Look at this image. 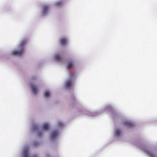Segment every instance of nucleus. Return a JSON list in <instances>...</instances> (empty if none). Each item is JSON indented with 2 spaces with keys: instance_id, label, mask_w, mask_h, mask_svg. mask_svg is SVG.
Here are the masks:
<instances>
[{
  "instance_id": "ddd939ff",
  "label": "nucleus",
  "mask_w": 157,
  "mask_h": 157,
  "mask_svg": "<svg viewBox=\"0 0 157 157\" xmlns=\"http://www.w3.org/2000/svg\"><path fill=\"white\" fill-rule=\"evenodd\" d=\"M146 153L151 157H155V155L150 151H147Z\"/></svg>"
},
{
  "instance_id": "2eb2a0df",
  "label": "nucleus",
  "mask_w": 157,
  "mask_h": 157,
  "mask_svg": "<svg viewBox=\"0 0 157 157\" xmlns=\"http://www.w3.org/2000/svg\"><path fill=\"white\" fill-rule=\"evenodd\" d=\"M74 75H75V73H73L70 74L69 77V79H71Z\"/></svg>"
},
{
  "instance_id": "20e7f679",
  "label": "nucleus",
  "mask_w": 157,
  "mask_h": 157,
  "mask_svg": "<svg viewBox=\"0 0 157 157\" xmlns=\"http://www.w3.org/2000/svg\"><path fill=\"white\" fill-rule=\"evenodd\" d=\"M58 135V131L57 130H54L52 132L51 138L52 139L55 138Z\"/></svg>"
},
{
  "instance_id": "dca6fc26",
  "label": "nucleus",
  "mask_w": 157,
  "mask_h": 157,
  "mask_svg": "<svg viewBox=\"0 0 157 157\" xmlns=\"http://www.w3.org/2000/svg\"><path fill=\"white\" fill-rule=\"evenodd\" d=\"M62 4V2L61 1H59L57 3H56V6H59L61 5Z\"/></svg>"
},
{
  "instance_id": "9b49d317",
  "label": "nucleus",
  "mask_w": 157,
  "mask_h": 157,
  "mask_svg": "<svg viewBox=\"0 0 157 157\" xmlns=\"http://www.w3.org/2000/svg\"><path fill=\"white\" fill-rule=\"evenodd\" d=\"M42 128L46 130H48L49 128V125L48 124L45 123L42 126Z\"/></svg>"
},
{
  "instance_id": "f03ea898",
  "label": "nucleus",
  "mask_w": 157,
  "mask_h": 157,
  "mask_svg": "<svg viewBox=\"0 0 157 157\" xmlns=\"http://www.w3.org/2000/svg\"><path fill=\"white\" fill-rule=\"evenodd\" d=\"M59 42L62 46H64L67 44V39L66 37H62L60 38Z\"/></svg>"
},
{
  "instance_id": "0eeeda50",
  "label": "nucleus",
  "mask_w": 157,
  "mask_h": 157,
  "mask_svg": "<svg viewBox=\"0 0 157 157\" xmlns=\"http://www.w3.org/2000/svg\"><path fill=\"white\" fill-rule=\"evenodd\" d=\"M124 124L125 126L129 128H132L134 126V124L128 121L125 122Z\"/></svg>"
},
{
  "instance_id": "f257e3e1",
  "label": "nucleus",
  "mask_w": 157,
  "mask_h": 157,
  "mask_svg": "<svg viewBox=\"0 0 157 157\" xmlns=\"http://www.w3.org/2000/svg\"><path fill=\"white\" fill-rule=\"evenodd\" d=\"M26 40H22L19 45V48L20 49V50H16L13 51L12 52L13 55H17L19 56H21L23 53L24 50V46L26 44Z\"/></svg>"
},
{
  "instance_id": "39448f33",
  "label": "nucleus",
  "mask_w": 157,
  "mask_h": 157,
  "mask_svg": "<svg viewBox=\"0 0 157 157\" xmlns=\"http://www.w3.org/2000/svg\"><path fill=\"white\" fill-rule=\"evenodd\" d=\"M31 87L34 94H36L37 93L38 88L36 86L34 85H32L31 86Z\"/></svg>"
},
{
  "instance_id": "f8f14e48",
  "label": "nucleus",
  "mask_w": 157,
  "mask_h": 157,
  "mask_svg": "<svg viewBox=\"0 0 157 157\" xmlns=\"http://www.w3.org/2000/svg\"><path fill=\"white\" fill-rule=\"evenodd\" d=\"M73 63L71 61L68 62L67 64V68L68 69L70 68L73 66Z\"/></svg>"
},
{
  "instance_id": "4468645a",
  "label": "nucleus",
  "mask_w": 157,
  "mask_h": 157,
  "mask_svg": "<svg viewBox=\"0 0 157 157\" xmlns=\"http://www.w3.org/2000/svg\"><path fill=\"white\" fill-rule=\"evenodd\" d=\"M50 96V92L48 90H46L44 93V96L45 97H48Z\"/></svg>"
},
{
  "instance_id": "423d86ee",
  "label": "nucleus",
  "mask_w": 157,
  "mask_h": 157,
  "mask_svg": "<svg viewBox=\"0 0 157 157\" xmlns=\"http://www.w3.org/2000/svg\"><path fill=\"white\" fill-rule=\"evenodd\" d=\"M72 84V82L71 80L67 81L65 83V87L66 88H69L71 87Z\"/></svg>"
},
{
  "instance_id": "1a4fd4ad",
  "label": "nucleus",
  "mask_w": 157,
  "mask_h": 157,
  "mask_svg": "<svg viewBox=\"0 0 157 157\" xmlns=\"http://www.w3.org/2000/svg\"><path fill=\"white\" fill-rule=\"evenodd\" d=\"M121 130L119 129H116L115 130V135L119 137L121 135Z\"/></svg>"
},
{
  "instance_id": "6e6552de",
  "label": "nucleus",
  "mask_w": 157,
  "mask_h": 157,
  "mask_svg": "<svg viewBox=\"0 0 157 157\" xmlns=\"http://www.w3.org/2000/svg\"><path fill=\"white\" fill-rule=\"evenodd\" d=\"M23 157H29L28 149V148L25 149L23 152Z\"/></svg>"
},
{
  "instance_id": "7ed1b4c3",
  "label": "nucleus",
  "mask_w": 157,
  "mask_h": 157,
  "mask_svg": "<svg viewBox=\"0 0 157 157\" xmlns=\"http://www.w3.org/2000/svg\"><path fill=\"white\" fill-rule=\"evenodd\" d=\"M49 10V7L48 6L45 5L42 7V14L44 16L46 14Z\"/></svg>"
},
{
  "instance_id": "a211bd4d",
  "label": "nucleus",
  "mask_w": 157,
  "mask_h": 157,
  "mask_svg": "<svg viewBox=\"0 0 157 157\" xmlns=\"http://www.w3.org/2000/svg\"><path fill=\"white\" fill-rule=\"evenodd\" d=\"M32 157H37V156L36 155H34Z\"/></svg>"
},
{
  "instance_id": "9d476101",
  "label": "nucleus",
  "mask_w": 157,
  "mask_h": 157,
  "mask_svg": "<svg viewBox=\"0 0 157 157\" xmlns=\"http://www.w3.org/2000/svg\"><path fill=\"white\" fill-rule=\"evenodd\" d=\"M55 59L57 61H60L62 60V57L59 55L57 54L55 56Z\"/></svg>"
},
{
  "instance_id": "f3484780",
  "label": "nucleus",
  "mask_w": 157,
  "mask_h": 157,
  "mask_svg": "<svg viewBox=\"0 0 157 157\" xmlns=\"http://www.w3.org/2000/svg\"><path fill=\"white\" fill-rule=\"evenodd\" d=\"M57 125L59 127H61L63 126V124L61 122H59L58 123Z\"/></svg>"
}]
</instances>
